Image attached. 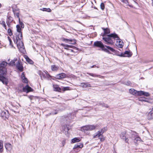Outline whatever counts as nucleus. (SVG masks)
Instances as JSON below:
<instances>
[{
    "label": "nucleus",
    "instance_id": "nucleus-1",
    "mask_svg": "<svg viewBox=\"0 0 153 153\" xmlns=\"http://www.w3.org/2000/svg\"><path fill=\"white\" fill-rule=\"evenodd\" d=\"M117 38H118L117 35L115 33H113L108 35L107 37H103L102 39L105 41V44L112 45Z\"/></svg>",
    "mask_w": 153,
    "mask_h": 153
},
{
    "label": "nucleus",
    "instance_id": "nucleus-2",
    "mask_svg": "<svg viewBox=\"0 0 153 153\" xmlns=\"http://www.w3.org/2000/svg\"><path fill=\"white\" fill-rule=\"evenodd\" d=\"M93 45L94 47H97L101 48L102 51L110 53L109 50L107 48H105V46L100 41H97L94 42Z\"/></svg>",
    "mask_w": 153,
    "mask_h": 153
},
{
    "label": "nucleus",
    "instance_id": "nucleus-3",
    "mask_svg": "<svg viewBox=\"0 0 153 153\" xmlns=\"http://www.w3.org/2000/svg\"><path fill=\"white\" fill-rule=\"evenodd\" d=\"M7 63L5 62H0V76H1L5 75L7 73V70L5 67L6 66Z\"/></svg>",
    "mask_w": 153,
    "mask_h": 153
},
{
    "label": "nucleus",
    "instance_id": "nucleus-4",
    "mask_svg": "<svg viewBox=\"0 0 153 153\" xmlns=\"http://www.w3.org/2000/svg\"><path fill=\"white\" fill-rule=\"evenodd\" d=\"M14 42L16 43L19 50L21 51V49H23L24 46L22 41L20 40H15L14 38Z\"/></svg>",
    "mask_w": 153,
    "mask_h": 153
},
{
    "label": "nucleus",
    "instance_id": "nucleus-5",
    "mask_svg": "<svg viewBox=\"0 0 153 153\" xmlns=\"http://www.w3.org/2000/svg\"><path fill=\"white\" fill-rule=\"evenodd\" d=\"M95 128L96 126L93 125H88L82 127L81 129L85 132V131H91L94 129Z\"/></svg>",
    "mask_w": 153,
    "mask_h": 153
},
{
    "label": "nucleus",
    "instance_id": "nucleus-6",
    "mask_svg": "<svg viewBox=\"0 0 153 153\" xmlns=\"http://www.w3.org/2000/svg\"><path fill=\"white\" fill-rule=\"evenodd\" d=\"M120 138L124 140L126 143H128L129 139H128L127 134H126V132L125 131L122 132L120 134Z\"/></svg>",
    "mask_w": 153,
    "mask_h": 153
},
{
    "label": "nucleus",
    "instance_id": "nucleus-7",
    "mask_svg": "<svg viewBox=\"0 0 153 153\" xmlns=\"http://www.w3.org/2000/svg\"><path fill=\"white\" fill-rule=\"evenodd\" d=\"M116 39L117 40L116 45L119 48H122L124 44L123 41L120 39L118 36V38H116Z\"/></svg>",
    "mask_w": 153,
    "mask_h": 153
},
{
    "label": "nucleus",
    "instance_id": "nucleus-8",
    "mask_svg": "<svg viewBox=\"0 0 153 153\" xmlns=\"http://www.w3.org/2000/svg\"><path fill=\"white\" fill-rule=\"evenodd\" d=\"M9 112L7 111H1V116L3 118H7L9 117Z\"/></svg>",
    "mask_w": 153,
    "mask_h": 153
},
{
    "label": "nucleus",
    "instance_id": "nucleus-9",
    "mask_svg": "<svg viewBox=\"0 0 153 153\" xmlns=\"http://www.w3.org/2000/svg\"><path fill=\"white\" fill-rule=\"evenodd\" d=\"M4 146L7 151L10 152L12 149L13 146L10 143H6L4 145Z\"/></svg>",
    "mask_w": 153,
    "mask_h": 153
},
{
    "label": "nucleus",
    "instance_id": "nucleus-10",
    "mask_svg": "<svg viewBox=\"0 0 153 153\" xmlns=\"http://www.w3.org/2000/svg\"><path fill=\"white\" fill-rule=\"evenodd\" d=\"M132 54V53L130 51H126L124 52V54H121L120 56L123 57L127 56L130 57L131 56Z\"/></svg>",
    "mask_w": 153,
    "mask_h": 153
},
{
    "label": "nucleus",
    "instance_id": "nucleus-11",
    "mask_svg": "<svg viewBox=\"0 0 153 153\" xmlns=\"http://www.w3.org/2000/svg\"><path fill=\"white\" fill-rule=\"evenodd\" d=\"M56 77L58 79H63L67 77V75L64 73H62L56 75Z\"/></svg>",
    "mask_w": 153,
    "mask_h": 153
},
{
    "label": "nucleus",
    "instance_id": "nucleus-12",
    "mask_svg": "<svg viewBox=\"0 0 153 153\" xmlns=\"http://www.w3.org/2000/svg\"><path fill=\"white\" fill-rule=\"evenodd\" d=\"M129 92L133 95L139 96V91H137L135 89L131 88L129 90Z\"/></svg>",
    "mask_w": 153,
    "mask_h": 153
},
{
    "label": "nucleus",
    "instance_id": "nucleus-13",
    "mask_svg": "<svg viewBox=\"0 0 153 153\" xmlns=\"http://www.w3.org/2000/svg\"><path fill=\"white\" fill-rule=\"evenodd\" d=\"M23 90L24 92L28 93L32 91V89L28 85H27L25 87L23 88Z\"/></svg>",
    "mask_w": 153,
    "mask_h": 153
},
{
    "label": "nucleus",
    "instance_id": "nucleus-14",
    "mask_svg": "<svg viewBox=\"0 0 153 153\" xmlns=\"http://www.w3.org/2000/svg\"><path fill=\"white\" fill-rule=\"evenodd\" d=\"M147 116V119L149 120L153 119V107Z\"/></svg>",
    "mask_w": 153,
    "mask_h": 153
},
{
    "label": "nucleus",
    "instance_id": "nucleus-15",
    "mask_svg": "<svg viewBox=\"0 0 153 153\" xmlns=\"http://www.w3.org/2000/svg\"><path fill=\"white\" fill-rule=\"evenodd\" d=\"M130 138H131L132 140H134L135 143H136L137 141H140L141 140L140 138L137 136H136V137L135 136L134 134H132L131 137H130Z\"/></svg>",
    "mask_w": 153,
    "mask_h": 153
},
{
    "label": "nucleus",
    "instance_id": "nucleus-16",
    "mask_svg": "<svg viewBox=\"0 0 153 153\" xmlns=\"http://www.w3.org/2000/svg\"><path fill=\"white\" fill-rule=\"evenodd\" d=\"M16 67L17 69L21 71H23V68L22 64L19 61H18L16 65Z\"/></svg>",
    "mask_w": 153,
    "mask_h": 153
},
{
    "label": "nucleus",
    "instance_id": "nucleus-17",
    "mask_svg": "<svg viewBox=\"0 0 153 153\" xmlns=\"http://www.w3.org/2000/svg\"><path fill=\"white\" fill-rule=\"evenodd\" d=\"M15 40H20L22 39V32H17L16 33Z\"/></svg>",
    "mask_w": 153,
    "mask_h": 153
},
{
    "label": "nucleus",
    "instance_id": "nucleus-18",
    "mask_svg": "<svg viewBox=\"0 0 153 153\" xmlns=\"http://www.w3.org/2000/svg\"><path fill=\"white\" fill-rule=\"evenodd\" d=\"M80 86L83 88L91 87V85L89 82L83 83L81 84Z\"/></svg>",
    "mask_w": 153,
    "mask_h": 153
},
{
    "label": "nucleus",
    "instance_id": "nucleus-19",
    "mask_svg": "<svg viewBox=\"0 0 153 153\" xmlns=\"http://www.w3.org/2000/svg\"><path fill=\"white\" fill-rule=\"evenodd\" d=\"M21 79L23 82L25 83H27L28 82L27 79L25 77L24 73L23 72L21 75Z\"/></svg>",
    "mask_w": 153,
    "mask_h": 153
},
{
    "label": "nucleus",
    "instance_id": "nucleus-20",
    "mask_svg": "<svg viewBox=\"0 0 153 153\" xmlns=\"http://www.w3.org/2000/svg\"><path fill=\"white\" fill-rule=\"evenodd\" d=\"M83 147V144L81 143H79L74 145L73 148V149H78L82 148Z\"/></svg>",
    "mask_w": 153,
    "mask_h": 153
},
{
    "label": "nucleus",
    "instance_id": "nucleus-21",
    "mask_svg": "<svg viewBox=\"0 0 153 153\" xmlns=\"http://www.w3.org/2000/svg\"><path fill=\"white\" fill-rule=\"evenodd\" d=\"M59 68L58 65H52L51 66V70L53 71H57L59 70Z\"/></svg>",
    "mask_w": 153,
    "mask_h": 153
},
{
    "label": "nucleus",
    "instance_id": "nucleus-22",
    "mask_svg": "<svg viewBox=\"0 0 153 153\" xmlns=\"http://www.w3.org/2000/svg\"><path fill=\"white\" fill-rule=\"evenodd\" d=\"M142 95L148 97L149 96V94L148 92H145L142 91H140L139 96H141Z\"/></svg>",
    "mask_w": 153,
    "mask_h": 153
},
{
    "label": "nucleus",
    "instance_id": "nucleus-23",
    "mask_svg": "<svg viewBox=\"0 0 153 153\" xmlns=\"http://www.w3.org/2000/svg\"><path fill=\"white\" fill-rule=\"evenodd\" d=\"M100 136H102V135L100 132V131H99L96 134L94 135L93 138H100Z\"/></svg>",
    "mask_w": 153,
    "mask_h": 153
},
{
    "label": "nucleus",
    "instance_id": "nucleus-24",
    "mask_svg": "<svg viewBox=\"0 0 153 153\" xmlns=\"http://www.w3.org/2000/svg\"><path fill=\"white\" fill-rule=\"evenodd\" d=\"M13 11L14 13V16L15 17H17L19 19V11L18 10H13Z\"/></svg>",
    "mask_w": 153,
    "mask_h": 153
},
{
    "label": "nucleus",
    "instance_id": "nucleus-25",
    "mask_svg": "<svg viewBox=\"0 0 153 153\" xmlns=\"http://www.w3.org/2000/svg\"><path fill=\"white\" fill-rule=\"evenodd\" d=\"M81 139L79 138L75 137L71 140V142L72 143H74L80 141Z\"/></svg>",
    "mask_w": 153,
    "mask_h": 153
},
{
    "label": "nucleus",
    "instance_id": "nucleus-26",
    "mask_svg": "<svg viewBox=\"0 0 153 153\" xmlns=\"http://www.w3.org/2000/svg\"><path fill=\"white\" fill-rule=\"evenodd\" d=\"M3 142L0 140V153H2L3 151Z\"/></svg>",
    "mask_w": 153,
    "mask_h": 153
},
{
    "label": "nucleus",
    "instance_id": "nucleus-27",
    "mask_svg": "<svg viewBox=\"0 0 153 153\" xmlns=\"http://www.w3.org/2000/svg\"><path fill=\"white\" fill-rule=\"evenodd\" d=\"M17 60V59H14L12 60L10 62L8 63V65L10 66H13L15 65V62Z\"/></svg>",
    "mask_w": 153,
    "mask_h": 153
},
{
    "label": "nucleus",
    "instance_id": "nucleus-28",
    "mask_svg": "<svg viewBox=\"0 0 153 153\" xmlns=\"http://www.w3.org/2000/svg\"><path fill=\"white\" fill-rule=\"evenodd\" d=\"M105 47H106L110 51L113 52H115V49L110 46L105 45Z\"/></svg>",
    "mask_w": 153,
    "mask_h": 153
},
{
    "label": "nucleus",
    "instance_id": "nucleus-29",
    "mask_svg": "<svg viewBox=\"0 0 153 153\" xmlns=\"http://www.w3.org/2000/svg\"><path fill=\"white\" fill-rule=\"evenodd\" d=\"M107 130V128L106 127H104L102 129L99 131H100L101 134L102 135Z\"/></svg>",
    "mask_w": 153,
    "mask_h": 153
},
{
    "label": "nucleus",
    "instance_id": "nucleus-30",
    "mask_svg": "<svg viewBox=\"0 0 153 153\" xmlns=\"http://www.w3.org/2000/svg\"><path fill=\"white\" fill-rule=\"evenodd\" d=\"M103 29L104 32L105 34H107L110 33V31L107 28H103Z\"/></svg>",
    "mask_w": 153,
    "mask_h": 153
},
{
    "label": "nucleus",
    "instance_id": "nucleus-31",
    "mask_svg": "<svg viewBox=\"0 0 153 153\" xmlns=\"http://www.w3.org/2000/svg\"><path fill=\"white\" fill-rule=\"evenodd\" d=\"M27 61L29 64H32L33 63V62L31 59H30L28 57H27L26 58Z\"/></svg>",
    "mask_w": 153,
    "mask_h": 153
},
{
    "label": "nucleus",
    "instance_id": "nucleus-32",
    "mask_svg": "<svg viewBox=\"0 0 153 153\" xmlns=\"http://www.w3.org/2000/svg\"><path fill=\"white\" fill-rule=\"evenodd\" d=\"M16 27L17 28V32H21V27H20L19 25H17L16 26Z\"/></svg>",
    "mask_w": 153,
    "mask_h": 153
},
{
    "label": "nucleus",
    "instance_id": "nucleus-33",
    "mask_svg": "<svg viewBox=\"0 0 153 153\" xmlns=\"http://www.w3.org/2000/svg\"><path fill=\"white\" fill-rule=\"evenodd\" d=\"M41 10L43 11H47L48 12H51V10L49 8H43L41 9Z\"/></svg>",
    "mask_w": 153,
    "mask_h": 153
},
{
    "label": "nucleus",
    "instance_id": "nucleus-34",
    "mask_svg": "<svg viewBox=\"0 0 153 153\" xmlns=\"http://www.w3.org/2000/svg\"><path fill=\"white\" fill-rule=\"evenodd\" d=\"M61 45H62L63 46L65 47V49H68V48H71L72 46L70 45H65L63 44H62Z\"/></svg>",
    "mask_w": 153,
    "mask_h": 153
},
{
    "label": "nucleus",
    "instance_id": "nucleus-35",
    "mask_svg": "<svg viewBox=\"0 0 153 153\" xmlns=\"http://www.w3.org/2000/svg\"><path fill=\"white\" fill-rule=\"evenodd\" d=\"M19 25L20 26V27H21V28H23L24 27V25L23 24V23L22 22L20 21V18H19Z\"/></svg>",
    "mask_w": 153,
    "mask_h": 153
},
{
    "label": "nucleus",
    "instance_id": "nucleus-36",
    "mask_svg": "<svg viewBox=\"0 0 153 153\" xmlns=\"http://www.w3.org/2000/svg\"><path fill=\"white\" fill-rule=\"evenodd\" d=\"M120 0L122 2L126 4L127 6L128 5V0ZM129 6H130V5H129Z\"/></svg>",
    "mask_w": 153,
    "mask_h": 153
},
{
    "label": "nucleus",
    "instance_id": "nucleus-37",
    "mask_svg": "<svg viewBox=\"0 0 153 153\" xmlns=\"http://www.w3.org/2000/svg\"><path fill=\"white\" fill-rule=\"evenodd\" d=\"M145 99V98L140 97L138 98V100L139 101L142 102L144 101L148 102V101L146 100Z\"/></svg>",
    "mask_w": 153,
    "mask_h": 153
},
{
    "label": "nucleus",
    "instance_id": "nucleus-38",
    "mask_svg": "<svg viewBox=\"0 0 153 153\" xmlns=\"http://www.w3.org/2000/svg\"><path fill=\"white\" fill-rule=\"evenodd\" d=\"M13 20V18L10 16H9L8 18V23H10L12 22Z\"/></svg>",
    "mask_w": 153,
    "mask_h": 153
},
{
    "label": "nucleus",
    "instance_id": "nucleus-39",
    "mask_svg": "<svg viewBox=\"0 0 153 153\" xmlns=\"http://www.w3.org/2000/svg\"><path fill=\"white\" fill-rule=\"evenodd\" d=\"M87 74L89 75H90L91 76H94V77H97V76H100L96 75V74H93V73H87Z\"/></svg>",
    "mask_w": 153,
    "mask_h": 153
},
{
    "label": "nucleus",
    "instance_id": "nucleus-40",
    "mask_svg": "<svg viewBox=\"0 0 153 153\" xmlns=\"http://www.w3.org/2000/svg\"><path fill=\"white\" fill-rule=\"evenodd\" d=\"M64 130L68 132V131L69 130V129L67 125H65L64 126Z\"/></svg>",
    "mask_w": 153,
    "mask_h": 153
},
{
    "label": "nucleus",
    "instance_id": "nucleus-41",
    "mask_svg": "<svg viewBox=\"0 0 153 153\" xmlns=\"http://www.w3.org/2000/svg\"><path fill=\"white\" fill-rule=\"evenodd\" d=\"M100 7L101 9L103 10L105 9V5L103 3H102L100 4Z\"/></svg>",
    "mask_w": 153,
    "mask_h": 153
},
{
    "label": "nucleus",
    "instance_id": "nucleus-42",
    "mask_svg": "<svg viewBox=\"0 0 153 153\" xmlns=\"http://www.w3.org/2000/svg\"><path fill=\"white\" fill-rule=\"evenodd\" d=\"M8 33L9 34V35L10 36H11L13 34L12 31L11 30L10 28L8 29Z\"/></svg>",
    "mask_w": 153,
    "mask_h": 153
},
{
    "label": "nucleus",
    "instance_id": "nucleus-43",
    "mask_svg": "<svg viewBox=\"0 0 153 153\" xmlns=\"http://www.w3.org/2000/svg\"><path fill=\"white\" fill-rule=\"evenodd\" d=\"M1 24L3 25L4 28L6 29V25L5 22L4 21H2Z\"/></svg>",
    "mask_w": 153,
    "mask_h": 153
},
{
    "label": "nucleus",
    "instance_id": "nucleus-44",
    "mask_svg": "<svg viewBox=\"0 0 153 153\" xmlns=\"http://www.w3.org/2000/svg\"><path fill=\"white\" fill-rule=\"evenodd\" d=\"M54 88L56 89V91H59L60 90V88L57 85L55 86H54Z\"/></svg>",
    "mask_w": 153,
    "mask_h": 153
},
{
    "label": "nucleus",
    "instance_id": "nucleus-45",
    "mask_svg": "<svg viewBox=\"0 0 153 153\" xmlns=\"http://www.w3.org/2000/svg\"><path fill=\"white\" fill-rule=\"evenodd\" d=\"M100 105H101V106H103V107H106V108L108 107V105H107L105 104L104 103L100 104Z\"/></svg>",
    "mask_w": 153,
    "mask_h": 153
},
{
    "label": "nucleus",
    "instance_id": "nucleus-46",
    "mask_svg": "<svg viewBox=\"0 0 153 153\" xmlns=\"http://www.w3.org/2000/svg\"><path fill=\"white\" fill-rule=\"evenodd\" d=\"M62 40L64 41H66V42H71L72 41L71 40H70L68 39H66L65 38H63Z\"/></svg>",
    "mask_w": 153,
    "mask_h": 153
},
{
    "label": "nucleus",
    "instance_id": "nucleus-47",
    "mask_svg": "<svg viewBox=\"0 0 153 153\" xmlns=\"http://www.w3.org/2000/svg\"><path fill=\"white\" fill-rule=\"evenodd\" d=\"M100 138V140L101 141H103L104 140H105V138H104L103 137V135H102V136H100V138Z\"/></svg>",
    "mask_w": 153,
    "mask_h": 153
},
{
    "label": "nucleus",
    "instance_id": "nucleus-48",
    "mask_svg": "<svg viewBox=\"0 0 153 153\" xmlns=\"http://www.w3.org/2000/svg\"><path fill=\"white\" fill-rule=\"evenodd\" d=\"M65 140H64L62 142V146H64L65 144Z\"/></svg>",
    "mask_w": 153,
    "mask_h": 153
},
{
    "label": "nucleus",
    "instance_id": "nucleus-49",
    "mask_svg": "<svg viewBox=\"0 0 153 153\" xmlns=\"http://www.w3.org/2000/svg\"><path fill=\"white\" fill-rule=\"evenodd\" d=\"M125 84L126 85H128V86L130 85L131 84V82L129 81H127V83H126Z\"/></svg>",
    "mask_w": 153,
    "mask_h": 153
},
{
    "label": "nucleus",
    "instance_id": "nucleus-50",
    "mask_svg": "<svg viewBox=\"0 0 153 153\" xmlns=\"http://www.w3.org/2000/svg\"><path fill=\"white\" fill-rule=\"evenodd\" d=\"M57 113V112L56 110H54L53 111V112H52L51 113L52 114H56Z\"/></svg>",
    "mask_w": 153,
    "mask_h": 153
},
{
    "label": "nucleus",
    "instance_id": "nucleus-51",
    "mask_svg": "<svg viewBox=\"0 0 153 153\" xmlns=\"http://www.w3.org/2000/svg\"><path fill=\"white\" fill-rule=\"evenodd\" d=\"M2 81L3 83L5 85H7L8 83V82L7 81H4V80H2Z\"/></svg>",
    "mask_w": 153,
    "mask_h": 153
},
{
    "label": "nucleus",
    "instance_id": "nucleus-52",
    "mask_svg": "<svg viewBox=\"0 0 153 153\" xmlns=\"http://www.w3.org/2000/svg\"><path fill=\"white\" fill-rule=\"evenodd\" d=\"M7 38L9 41V42H12V41L10 38L9 37H8Z\"/></svg>",
    "mask_w": 153,
    "mask_h": 153
},
{
    "label": "nucleus",
    "instance_id": "nucleus-53",
    "mask_svg": "<svg viewBox=\"0 0 153 153\" xmlns=\"http://www.w3.org/2000/svg\"><path fill=\"white\" fill-rule=\"evenodd\" d=\"M97 67V68H99V67H96V65H93V66H91V68H94V67Z\"/></svg>",
    "mask_w": 153,
    "mask_h": 153
},
{
    "label": "nucleus",
    "instance_id": "nucleus-54",
    "mask_svg": "<svg viewBox=\"0 0 153 153\" xmlns=\"http://www.w3.org/2000/svg\"><path fill=\"white\" fill-rule=\"evenodd\" d=\"M68 87H65L64 88V90H68Z\"/></svg>",
    "mask_w": 153,
    "mask_h": 153
},
{
    "label": "nucleus",
    "instance_id": "nucleus-55",
    "mask_svg": "<svg viewBox=\"0 0 153 153\" xmlns=\"http://www.w3.org/2000/svg\"><path fill=\"white\" fill-rule=\"evenodd\" d=\"M10 45L11 46V47H13V45L12 44V42H10Z\"/></svg>",
    "mask_w": 153,
    "mask_h": 153
},
{
    "label": "nucleus",
    "instance_id": "nucleus-56",
    "mask_svg": "<svg viewBox=\"0 0 153 153\" xmlns=\"http://www.w3.org/2000/svg\"><path fill=\"white\" fill-rule=\"evenodd\" d=\"M47 75L48 76V77H51V76L48 74H47Z\"/></svg>",
    "mask_w": 153,
    "mask_h": 153
},
{
    "label": "nucleus",
    "instance_id": "nucleus-57",
    "mask_svg": "<svg viewBox=\"0 0 153 153\" xmlns=\"http://www.w3.org/2000/svg\"><path fill=\"white\" fill-rule=\"evenodd\" d=\"M1 3H0V8L1 7Z\"/></svg>",
    "mask_w": 153,
    "mask_h": 153
},
{
    "label": "nucleus",
    "instance_id": "nucleus-58",
    "mask_svg": "<svg viewBox=\"0 0 153 153\" xmlns=\"http://www.w3.org/2000/svg\"><path fill=\"white\" fill-rule=\"evenodd\" d=\"M71 52H73V50L71 49Z\"/></svg>",
    "mask_w": 153,
    "mask_h": 153
},
{
    "label": "nucleus",
    "instance_id": "nucleus-59",
    "mask_svg": "<svg viewBox=\"0 0 153 153\" xmlns=\"http://www.w3.org/2000/svg\"><path fill=\"white\" fill-rule=\"evenodd\" d=\"M134 3H135L136 4H137V3L135 1H134Z\"/></svg>",
    "mask_w": 153,
    "mask_h": 153
},
{
    "label": "nucleus",
    "instance_id": "nucleus-60",
    "mask_svg": "<svg viewBox=\"0 0 153 153\" xmlns=\"http://www.w3.org/2000/svg\"><path fill=\"white\" fill-rule=\"evenodd\" d=\"M152 1V5L153 6V1Z\"/></svg>",
    "mask_w": 153,
    "mask_h": 153
},
{
    "label": "nucleus",
    "instance_id": "nucleus-61",
    "mask_svg": "<svg viewBox=\"0 0 153 153\" xmlns=\"http://www.w3.org/2000/svg\"><path fill=\"white\" fill-rule=\"evenodd\" d=\"M7 23V25L9 26V24H8V23Z\"/></svg>",
    "mask_w": 153,
    "mask_h": 153
},
{
    "label": "nucleus",
    "instance_id": "nucleus-62",
    "mask_svg": "<svg viewBox=\"0 0 153 153\" xmlns=\"http://www.w3.org/2000/svg\"><path fill=\"white\" fill-rule=\"evenodd\" d=\"M136 50H137V47H136Z\"/></svg>",
    "mask_w": 153,
    "mask_h": 153
},
{
    "label": "nucleus",
    "instance_id": "nucleus-63",
    "mask_svg": "<svg viewBox=\"0 0 153 153\" xmlns=\"http://www.w3.org/2000/svg\"><path fill=\"white\" fill-rule=\"evenodd\" d=\"M29 97L31 99L30 97Z\"/></svg>",
    "mask_w": 153,
    "mask_h": 153
},
{
    "label": "nucleus",
    "instance_id": "nucleus-64",
    "mask_svg": "<svg viewBox=\"0 0 153 153\" xmlns=\"http://www.w3.org/2000/svg\"><path fill=\"white\" fill-rule=\"evenodd\" d=\"M152 1H153V0H151Z\"/></svg>",
    "mask_w": 153,
    "mask_h": 153
}]
</instances>
